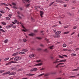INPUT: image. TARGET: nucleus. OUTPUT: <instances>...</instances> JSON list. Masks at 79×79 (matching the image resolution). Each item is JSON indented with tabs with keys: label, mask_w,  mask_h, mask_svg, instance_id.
I'll return each instance as SVG.
<instances>
[{
	"label": "nucleus",
	"mask_w": 79,
	"mask_h": 79,
	"mask_svg": "<svg viewBox=\"0 0 79 79\" xmlns=\"http://www.w3.org/2000/svg\"><path fill=\"white\" fill-rule=\"evenodd\" d=\"M21 59H22L21 57L17 56L15 58L14 60L15 61H18V60H21Z\"/></svg>",
	"instance_id": "nucleus-1"
},
{
	"label": "nucleus",
	"mask_w": 79,
	"mask_h": 79,
	"mask_svg": "<svg viewBox=\"0 0 79 79\" xmlns=\"http://www.w3.org/2000/svg\"><path fill=\"white\" fill-rule=\"evenodd\" d=\"M38 69L37 68H33L31 69L30 70L31 72H32L33 71H37Z\"/></svg>",
	"instance_id": "nucleus-2"
},
{
	"label": "nucleus",
	"mask_w": 79,
	"mask_h": 79,
	"mask_svg": "<svg viewBox=\"0 0 79 79\" xmlns=\"http://www.w3.org/2000/svg\"><path fill=\"white\" fill-rule=\"evenodd\" d=\"M22 26L23 28L24 29L22 30L24 32H26V31H27V29H26L25 27H24V26H23V24H22Z\"/></svg>",
	"instance_id": "nucleus-3"
},
{
	"label": "nucleus",
	"mask_w": 79,
	"mask_h": 79,
	"mask_svg": "<svg viewBox=\"0 0 79 79\" xmlns=\"http://www.w3.org/2000/svg\"><path fill=\"white\" fill-rule=\"evenodd\" d=\"M16 74V72H13L10 73L9 75L10 76H11L12 75H15V74Z\"/></svg>",
	"instance_id": "nucleus-4"
},
{
	"label": "nucleus",
	"mask_w": 79,
	"mask_h": 79,
	"mask_svg": "<svg viewBox=\"0 0 79 79\" xmlns=\"http://www.w3.org/2000/svg\"><path fill=\"white\" fill-rule=\"evenodd\" d=\"M12 26H13V24H10L9 26H6V28H7V29H9L10 27H12Z\"/></svg>",
	"instance_id": "nucleus-5"
},
{
	"label": "nucleus",
	"mask_w": 79,
	"mask_h": 79,
	"mask_svg": "<svg viewBox=\"0 0 79 79\" xmlns=\"http://www.w3.org/2000/svg\"><path fill=\"white\" fill-rule=\"evenodd\" d=\"M22 1L24 3H25V2H27L28 3L30 2V0H22Z\"/></svg>",
	"instance_id": "nucleus-6"
},
{
	"label": "nucleus",
	"mask_w": 79,
	"mask_h": 79,
	"mask_svg": "<svg viewBox=\"0 0 79 79\" xmlns=\"http://www.w3.org/2000/svg\"><path fill=\"white\" fill-rule=\"evenodd\" d=\"M61 34V31H58L55 33V34L56 35H59Z\"/></svg>",
	"instance_id": "nucleus-7"
},
{
	"label": "nucleus",
	"mask_w": 79,
	"mask_h": 79,
	"mask_svg": "<svg viewBox=\"0 0 79 79\" xmlns=\"http://www.w3.org/2000/svg\"><path fill=\"white\" fill-rule=\"evenodd\" d=\"M42 64L40 63H39V64H35L34 65V66H41Z\"/></svg>",
	"instance_id": "nucleus-8"
},
{
	"label": "nucleus",
	"mask_w": 79,
	"mask_h": 79,
	"mask_svg": "<svg viewBox=\"0 0 79 79\" xmlns=\"http://www.w3.org/2000/svg\"><path fill=\"white\" fill-rule=\"evenodd\" d=\"M40 15L42 18L43 17V16L42 15H44V12L42 11H40Z\"/></svg>",
	"instance_id": "nucleus-9"
},
{
	"label": "nucleus",
	"mask_w": 79,
	"mask_h": 79,
	"mask_svg": "<svg viewBox=\"0 0 79 79\" xmlns=\"http://www.w3.org/2000/svg\"><path fill=\"white\" fill-rule=\"evenodd\" d=\"M18 55V52H16V53H14L12 55V56H16V55Z\"/></svg>",
	"instance_id": "nucleus-10"
},
{
	"label": "nucleus",
	"mask_w": 79,
	"mask_h": 79,
	"mask_svg": "<svg viewBox=\"0 0 79 79\" xmlns=\"http://www.w3.org/2000/svg\"><path fill=\"white\" fill-rule=\"evenodd\" d=\"M35 56L34 54H31L29 56L30 58H33Z\"/></svg>",
	"instance_id": "nucleus-11"
},
{
	"label": "nucleus",
	"mask_w": 79,
	"mask_h": 79,
	"mask_svg": "<svg viewBox=\"0 0 79 79\" xmlns=\"http://www.w3.org/2000/svg\"><path fill=\"white\" fill-rule=\"evenodd\" d=\"M1 23L2 24V25H4V26L6 25V23H5V22H2Z\"/></svg>",
	"instance_id": "nucleus-12"
},
{
	"label": "nucleus",
	"mask_w": 79,
	"mask_h": 79,
	"mask_svg": "<svg viewBox=\"0 0 79 79\" xmlns=\"http://www.w3.org/2000/svg\"><path fill=\"white\" fill-rule=\"evenodd\" d=\"M66 60V59H64V60H61L58 61V62H65Z\"/></svg>",
	"instance_id": "nucleus-13"
},
{
	"label": "nucleus",
	"mask_w": 79,
	"mask_h": 79,
	"mask_svg": "<svg viewBox=\"0 0 79 79\" xmlns=\"http://www.w3.org/2000/svg\"><path fill=\"white\" fill-rule=\"evenodd\" d=\"M13 63V61H11V62H9L8 63L6 64V65H8V64H11V63Z\"/></svg>",
	"instance_id": "nucleus-14"
},
{
	"label": "nucleus",
	"mask_w": 79,
	"mask_h": 79,
	"mask_svg": "<svg viewBox=\"0 0 79 79\" xmlns=\"http://www.w3.org/2000/svg\"><path fill=\"white\" fill-rule=\"evenodd\" d=\"M6 20H8V21H10V19L8 17H6Z\"/></svg>",
	"instance_id": "nucleus-15"
},
{
	"label": "nucleus",
	"mask_w": 79,
	"mask_h": 79,
	"mask_svg": "<svg viewBox=\"0 0 79 79\" xmlns=\"http://www.w3.org/2000/svg\"><path fill=\"white\" fill-rule=\"evenodd\" d=\"M25 54V52H19V54H20V55H23Z\"/></svg>",
	"instance_id": "nucleus-16"
},
{
	"label": "nucleus",
	"mask_w": 79,
	"mask_h": 79,
	"mask_svg": "<svg viewBox=\"0 0 79 79\" xmlns=\"http://www.w3.org/2000/svg\"><path fill=\"white\" fill-rule=\"evenodd\" d=\"M8 42V40H6L5 41H4V42L5 44H6V43H7V42Z\"/></svg>",
	"instance_id": "nucleus-17"
},
{
	"label": "nucleus",
	"mask_w": 79,
	"mask_h": 79,
	"mask_svg": "<svg viewBox=\"0 0 79 79\" xmlns=\"http://www.w3.org/2000/svg\"><path fill=\"white\" fill-rule=\"evenodd\" d=\"M34 35V34L33 33H31L30 34H29V35H30V36H33V35Z\"/></svg>",
	"instance_id": "nucleus-18"
},
{
	"label": "nucleus",
	"mask_w": 79,
	"mask_h": 79,
	"mask_svg": "<svg viewBox=\"0 0 79 79\" xmlns=\"http://www.w3.org/2000/svg\"><path fill=\"white\" fill-rule=\"evenodd\" d=\"M45 74L44 73H42L41 74H40L38 76V77H40L41 76H43V75H44Z\"/></svg>",
	"instance_id": "nucleus-19"
},
{
	"label": "nucleus",
	"mask_w": 79,
	"mask_h": 79,
	"mask_svg": "<svg viewBox=\"0 0 79 79\" xmlns=\"http://www.w3.org/2000/svg\"><path fill=\"white\" fill-rule=\"evenodd\" d=\"M9 60V58L7 57V58H5L4 59V61H7V60Z\"/></svg>",
	"instance_id": "nucleus-20"
},
{
	"label": "nucleus",
	"mask_w": 79,
	"mask_h": 79,
	"mask_svg": "<svg viewBox=\"0 0 79 79\" xmlns=\"http://www.w3.org/2000/svg\"><path fill=\"white\" fill-rule=\"evenodd\" d=\"M59 58H64V57L63 56H60V55H59Z\"/></svg>",
	"instance_id": "nucleus-21"
},
{
	"label": "nucleus",
	"mask_w": 79,
	"mask_h": 79,
	"mask_svg": "<svg viewBox=\"0 0 79 79\" xmlns=\"http://www.w3.org/2000/svg\"><path fill=\"white\" fill-rule=\"evenodd\" d=\"M40 8V6H36L35 8Z\"/></svg>",
	"instance_id": "nucleus-22"
},
{
	"label": "nucleus",
	"mask_w": 79,
	"mask_h": 79,
	"mask_svg": "<svg viewBox=\"0 0 79 79\" xmlns=\"http://www.w3.org/2000/svg\"><path fill=\"white\" fill-rule=\"evenodd\" d=\"M78 69H74L72 70L73 71H78Z\"/></svg>",
	"instance_id": "nucleus-23"
},
{
	"label": "nucleus",
	"mask_w": 79,
	"mask_h": 79,
	"mask_svg": "<svg viewBox=\"0 0 79 79\" xmlns=\"http://www.w3.org/2000/svg\"><path fill=\"white\" fill-rule=\"evenodd\" d=\"M54 3H55V2H53L51 3L50 4H49V6H51V5H52Z\"/></svg>",
	"instance_id": "nucleus-24"
},
{
	"label": "nucleus",
	"mask_w": 79,
	"mask_h": 79,
	"mask_svg": "<svg viewBox=\"0 0 79 79\" xmlns=\"http://www.w3.org/2000/svg\"><path fill=\"white\" fill-rule=\"evenodd\" d=\"M54 47V46L52 45L49 47L50 49H53V47Z\"/></svg>",
	"instance_id": "nucleus-25"
},
{
	"label": "nucleus",
	"mask_w": 79,
	"mask_h": 79,
	"mask_svg": "<svg viewBox=\"0 0 79 79\" xmlns=\"http://www.w3.org/2000/svg\"><path fill=\"white\" fill-rule=\"evenodd\" d=\"M63 47H66V44H64L63 45Z\"/></svg>",
	"instance_id": "nucleus-26"
},
{
	"label": "nucleus",
	"mask_w": 79,
	"mask_h": 79,
	"mask_svg": "<svg viewBox=\"0 0 79 79\" xmlns=\"http://www.w3.org/2000/svg\"><path fill=\"white\" fill-rule=\"evenodd\" d=\"M23 52H27V51H28V50H27V49H23V50L22 51Z\"/></svg>",
	"instance_id": "nucleus-27"
},
{
	"label": "nucleus",
	"mask_w": 79,
	"mask_h": 79,
	"mask_svg": "<svg viewBox=\"0 0 79 79\" xmlns=\"http://www.w3.org/2000/svg\"><path fill=\"white\" fill-rule=\"evenodd\" d=\"M9 73H10V72L8 71V72L5 73V74H9Z\"/></svg>",
	"instance_id": "nucleus-28"
},
{
	"label": "nucleus",
	"mask_w": 79,
	"mask_h": 79,
	"mask_svg": "<svg viewBox=\"0 0 79 79\" xmlns=\"http://www.w3.org/2000/svg\"><path fill=\"white\" fill-rule=\"evenodd\" d=\"M36 39H39V40H40V39H42V38L40 37H36Z\"/></svg>",
	"instance_id": "nucleus-29"
},
{
	"label": "nucleus",
	"mask_w": 79,
	"mask_h": 79,
	"mask_svg": "<svg viewBox=\"0 0 79 79\" xmlns=\"http://www.w3.org/2000/svg\"><path fill=\"white\" fill-rule=\"evenodd\" d=\"M71 56H76V54H74V53H72V54H71Z\"/></svg>",
	"instance_id": "nucleus-30"
},
{
	"label": "nucleus",
	"mask_w": 79,
	"mask_h": 79,
	"mask_svg": "<svg viewBox=\"0 0 79 79\" xmlns=\"http://www.w3.org/2000/svg\"><path fill=\"white\" fill-rule=\"evenodd\" d=\"M69 32V31L65 32L64 33V34H68Z\"/></svg>",
	"instance_id": "nucleus-31"
},
{
	"label": "nucleus",
	"mask_w": 79,
	"mask_h": 79,
	"mask_svg": "<svg viewBox=\"0 0 79 79\" xmlns=\"http://www.w3.org/2000/svg\"><path fill=\"white\" fill-rule=\"evenodd\" d=\"M11 16H12V14H10L8 15V16H9V18H11Z\"/></svg>",
	"instance_id": "nucleus-32"
},
{
	"label": "nucleus",
	"mask_w": 79,
	"mask_h": 79,
	"mask_svg": "<svg viewBox=\"0 0 79 79\" xmlns=\"http://www.w3.org/2000/svg\"><path fill=\"white\" fill-rule=\"evenodd\" d=\"M59 3H63L64 2L63 1H62L61 0H59Z\"/></svg>",
	"instance_id": "nucleus-33"
},
{
	"label": "nucleus",
	"mask_w": 79,
	"mask_h": 79,
	"mask_svg": "<svg viewBox=\"0 0 79 79\" xmlns=\"http://www.w3.org/2000/svg\"><path fill=\"white\" fill-rule=\"evenodd\" d=\"M5 71V70H0V74L3 73Z\"/></svg>",
	"instance_id": "nucleus-34"
},
{
	"label": "nucleus",
	"mask_w": 79,
	"mask_h": 79,
	"mask_svg": "<svg viewBox=\"0 0 79 79\" xmlns=\"http://www.w3.org/2000/svg\"><path fill=\"white\" fill-rule=\"evenodd\" d=\"M30 5V4H28L26 6V7H28V6H29Z\"/></svg>",
	"instance_id": "nucleus-35"
},
{
	"label": "nucleus",
	"mask_w": 79,
	"mask_h": 79,
	"mask_svg": "<svg viewBox=\"0 0 79 79\" xmlns=\"http://www.w3.org/2000/svg\"><path fill=\"white\" fill-rule=\"evenodd\" d=\"M0 31H2V32H5V31L4 30H3L2 29H1L0 30Z\"/></svg>",
	"instance_id": "nucleus-36"
},
{
	"label": "nucleus",
	"mask_w": 79,
	"mask_h": 79,
	"mask_svg": "<svg viewBox=\"0 0 79 79\" xmlns=\"http://www.w3.org/2000/svg\"><path fill=\"white\" fill-rule=\"evenodd\" d=\"M76 28H77V27H76V26H74L73 27V29H76Z\"/></svg>",
	"instance_id": "nucleus-37"
},
{
	"label": "nucleus",
	"mask_w": 79,
	"mask_h": 79,
	"mask_svg": "<svg viewBox=\"0 0 79 79\" xmlns=\"http://www.w3.org/2000/svg\"><path fill=\"white\" fill-rule=\"evenodd\" d=\"M12 4L13 5H14V6H15V5H16V3H15L14 2L12 3Z\"/></svg>",
	"instance_id": "nucleus-38"
},
{
	"label": "nucleus",
	"mask_w": 79,
	"mask_h": 79,
	"mask_svg": "<svg viewBox=\"0 0 79 79\" xmlns=\"http://www.w3.org/2000/svg\"><path fill=\"white\" fill-rule=\"evenodd\" d=\"M44 51L46 52H48V51L47 50V49H46L44 50Z\"/></svg>",
	"instance_id": "nucleus-39"
},
{
	"label": "nucleus",
	"mask_w": 79,
	"mask_h": 79,
	"mask_svg": "<svg viewBox=\"0 0 79 79\" xmlns=\"http://www.w3.org/2000/svg\"><path fill=\"white\" fill-rule=\"evenodd\" d=\"M64 63H59V65H62V64H64Z\"/></svg>",
	"instance_id": "nucleus-40"
},
{
	"label": "nucleus",
	"mask_w": 79,
	"mask_h": 79,
	"mask_svg": "<svg viewBox=\"0 0 79 79\" xmlns=\"http://www.w3.org/2000/svg\"><path fill=\"white\" fill-rule=\"evenodd\" d=\"M13 28H15V29H16V27L15 26H12Z\"/></svg>",
	"instance_id": "nucleus-41"
},
{
	"label": "nucleus",
	"mask_w": 79,
	"mask_h": 79,
	"mask_svg": "<svg viewBox=\"0 0 79 79\" xmlns=\"http://www.w3.org/2000/svg\"><path fill=\"white\" fill-rule=\"evenodd\" d=\"M45 40H46V42H47L48 43V39H47V38H45Z\"/></svg>",
	"instance_id": "nucleus-42"
},
{
	"label": "nucleus",
	"mask_w": 79,
	"mask_h": 79,
	"mask_svg": "<svg viewBox=\"0 0 79 79\" xmlns=\"http://www.w3.org/2000/svg\"><path fill=\"white\" fill-rule=\"evenodd\" d=\"M23 42H26L27 41V40H26V39H23Z\"/></svg>",
	"instance_id": "nucleus-43"
},
{
	"label": "nucleus",
	"mask_w": 79,
	"mask_h": 79,
	"mask_svg": "<svg viewBox=\"0 0 79 79\" xmlns=\"http://www.w3.org/2000/svg\"><path fill=\"white\" fill-rule=\"evenodd\" d=\"M27 76H31V73H29L27 74Z\"/></svg>",
	"instance_id": "nucleus-44"
},
{
	"label": "nucleus",
	"mask_w": 79,
	"mask_h": 79,
	"mask_svg": "<svg viewBox=\"0 0 79 79\" xmlns=\"http://www.w3.org/2000/svg\"><path fill=\"white\" fill-rule=\"evenodd\" d=\"M0 12L1 13H4L5 12L3 10H1L0 11Z\"/></svg>",
	"instance_id": "nucleus-45"
},
{
	"label": "nucleus",
	"mask_w": 79,
	"mask_h": 79,
	"mask_svg": "<svg viewBox=\"0 0 79 79\" xmlns=\"http://www.w3.org/2000/svg\"><path fill=\"white\" fill-rule=\"evenodd\" d=\"M4 4V3H0V5H1V6H2V5H3Z\"/></svg>",
	"instance_id": "nucleus-46"
},
{
	"label": "nucleus",
	"mask_w": 79,
	"mask_h": 79,
	"mask_svg": "<svg viewBox=\"0 0 79 79\" xmlns=\"http://www.w3.org/2000/svg\"><path fill=\"white\" fill-rule=\"evenodd\" d=\"M58 63V61H57L56 60L54 62V63Z\"/></svg>",
	"instance_id": "nucleus-47"
},
{
	"label": "nucleus",
	"mask_w": 79,
	"mask_h": 79,
	"mask_svg": "<svg viewBox=\"0 0 79 79\" xmlns=\"http://www.w3.org/2000/svg\"><path fill=\"white\" fill-rule=\"evenodd\" d=\"M69 26H64V28H68V27H69Z\"/></svg>",
	"instance_id": "nucleus-48"
},
{
	"label": "nucleus",
	"mask_w": 79,
	"mask_h": 79,
	"mask_svg": "<svg viewBox=\"0 0 79 79\" xmlns=\"http://www.w3.org/2000/svg\"><path fill=\"white\" fill-rule=\"evenodd\" d=\"M40 61H41L40 60H36V62L37 63H39V62H40Z\"/></svg>",
	"instance_id": "nucleus-49"
},
{
	"label": "nucleus",
	"mask_w": 79,
	"mask_h": 79,
	"mask_svg": "<svg viewBox=\"0 0 79 79\" xmlns=\"http://www.w3.org/2000/svg\"><path fill=\"white\" fill-rule=\"evenodd\" d=\"M53 37L55 38H57V36L56 35H53Z\"/></svg>",
	"instance_id": "nucleus-50"
},
{
	"label": "nucleus",
	"mask_w": 79,
	"mask_h": 79,
	"mask_svg": "<svg viewBox=\"0 0 79 79\" xmlns=\"http://www.w3.org/2000/svg\"><path fill=\"white\" fill-rule=\"evenodd\" d=\"M48 76V74L47 73L44 74V76Z\"/></svg>",
	"instance_id": "nucleus-51"
},
{
	"label": "nucleus",
	"mask_w": 79,
	"mask_h": 79,
	"mask_svg": "<svg viewBox=\"0 0 79 79\" xmlns=\"http://www.w3.org/2000/svg\"><path fill=\"white\" fill-rule=\"evenodd\" d=\"M56 2H57V3H59L60 0H56Z\"/></svg>",
	"instance_id": "nucleus-52"
},
{
	"label": "nucleus",
	"mask_w": 79,
	"mask_h": 79,
	"mask_svg": "<svg viewBox=\"0 0 79 79\" xmlns=\"http://www.w3.org/2000/svg\"><path fill=\"white\" fill-rule=\"evenodd\" d=\"M56 36H57V38H59L60 37V35H56Z\"/></svg>",
	"instance_id": "nucleus-53"
},
{
	"label": "nucleus",
	"mask_w": 79,
	"mask_h": 79,
	"mask_svg": "<svg viewBox=\"0 0 79 79\" xmlns=\"http://www.w3.org/2000/svg\"><path fill=\"white\" fill-rule=\"evenodd\" d=\"M74 34H75V32H73L70 35H73Z\"/></svg>",
	"instance_id": "nucleus-54"
},
{
	"label": "nucleus",
	"mask_w": 79,
	"mask_h": 79,
	"mask_svg": "<svg viewBox=\"0 0 79 79\" xmlns=\"http://www.w3.org/2000/svg\"><path fill=\"white\" fill-rule=\"evenodd\" d=\"M4 5H5V6H8V4H7L5 3H4Z\"/></svg>",
	"instance_id": "nucleus-55"
},
{
	"label": "nucleus",
	"mask_w": 79,
	"mask_h": 79,
	"mask_svg": "<svg viewBox=\"0 0 79 79\" xmlns=\"http://www.w3.org/2000/svg\"><path fill=\"white\" fill-rule=\"evenodd\" d=\"M15 68H12L11 69L12 70H15Z\"/></svg>",
	"instance_id": "nucleus-56"
},
{
	"label": "nucleus",
	"mask_w": 79,
	"mask_h": 79,
	"mask_svg": "<svg viewBox=\"0 0 79 79\" xmlns=\"http://www.w3.org/2000/svg\"><path fill=\"white\" fill-rule=\"evenodd\" d=\"M72 3H76V1H73Z\"/></svg>",
	"instance_id": "nucleus-57"
},
{
	"label": "nucleus",
	"mask_w": 79,
	"mask_h": 79,
	"mask_svg": "<svg viewBox=\"0 0 79 79\" xmlns=\"http://www.w3.org/2000/svg\"><path fill=\"white\" fill-rule=\"evenodd\" d=\"M18 18H19V19H21V17L19 15H18Z\"/></svg>",
	"instance_id": "nucleus-58"
},
{
	"label": "nucleus",
	"mask_w": 79,
	"mask_h": 79,
	"mask_svg": "<svg viewBox=\"0 0 79 79\" xmlns=\"http://www.w3.org/2000/svg\"><path fill=\"white\" fill-rule=\"evenodd\" d=\"M34 31L35 32H37V30H34Z\"/></svg>",
	"instance_id": "nucleus-59"
},
{
	"label": "nucleus",
	"mask_w": 79,
	"mask_h": 79,
	"mask_svg": "<svg viewBox=\"0 0 79 79\" xmlns=\"http://www.w3.org/2000/svg\"><path fill=\"white\" fill-rule=\"evenodd\" d=\"M59 65H59V64L56 65V68H58V66H59Z\"/></svg>",
	"instance_id": "nucleus-60"
},
{
	"label": "nucleus",
	"mask_w": 79,
	"mask_h": 79,
	"mask_svg": "<svg viewBox=\"0 0 79 79\" xmlns=\"http://www.w3.org/2000/svg\"><path fill=\"white\" fill-rule=\"evenodd\" d=\"M50 58L51 59H53V56H51L50 57Z\"/></svg>",
	"instance_id": "nucleus-61"
},
{
	"label": "nucleus",
	"mask_w": 79,
	"mask_h": 79,
	"mask_svg": "<svg viewBox=\"0 0 79 79\" xmlns=\"http://www.w3.org/2000/svg\"><path fill=\"white\" fill-rule=\"evenodd\" d=\"M56 25H55L54 26H52V27H56Z\"/></svg>",
	"instance_id": "nucleus-62"
},
{
	"label": "nucleus",
	"mask_w": 79,
	"mask_h": 79,
	"mask_svg": "<svg viewBox=\"0 0 79 79\" xmlns=\"http://www.w3.org/2000/svg\"><path fill=\"white\" fill-rule=\"evenodd\" d=\"M73 44V42H69V44Z\"/></svg>",
	"instance_id": "nucleus-63"
},
{
	"label": "nucleus",
	"mask_w": 79,
	"mask_h": 79,
	"mask_svg": "<svg viewBox=\"0 0 79 79\" xmlns=\"http://www.w3.org/2000/svg\"><path fill=\"white\" fill-rule=\"evenodd\" d=\"M40 46H41V47H44V45H43L42 44H40Z\"/></svg>",
	"instance_id": "nucleus-64"
}]
</instances>
